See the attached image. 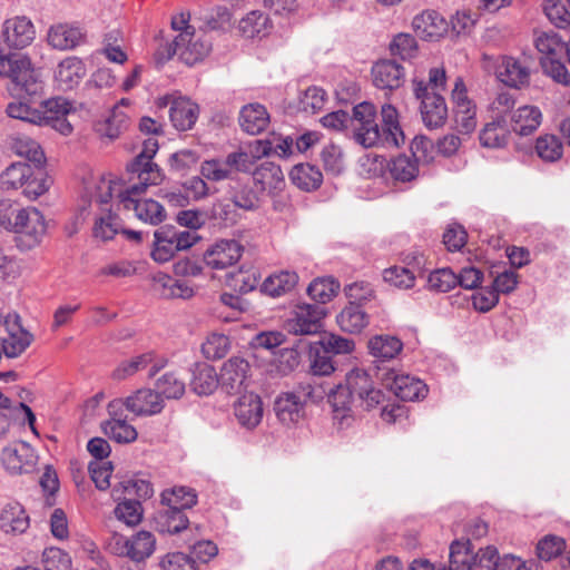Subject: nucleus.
Instances as JSON below:
<instances>
[{"mask_svg":"<svg viewBox=\"0 0 570 570\" xmlns=\"http://www.w3.org/2000/svg\"><path fill=\"white\" fill-rule=\"evenodd\" d=\"M36 37V29L32 21L24 16H16L4 20L1 29V42L8 48L23 49L28 47Z\"/></svg>","mask_w":570,"mask_h":570,"instance_id":"obj_17","label":"nucleus"},{"mask_svg":"<svg viewBox=\"0 0 570 570\" xmlns=\"http://www.w3.org/2000/svg\"><path fill=\"white\" fill-rule=\"evenodd\" d=\"M414 95L420 100L422 120L428 128H438L444 125L448 118V107L440 92H430L429 87L416 83Z\"/></svg>","mask_w":570,"mask_h":570,"instance_id":"obj_12","label":"nucleus"},{"mask_svg":"<svg viewBox=\"0 0 570 570\" xmlns=\"http://www.w3.org/2000/svg\"><path fill=\"white\" fill-rule=\"evenodd\" d=\"M309 358V370L313 375L327 376L335 371L331 354L318 343L311 345Z\"/></svg>","mask_w":570,"mask_h":570,"instance_id":"obj_56","label":"nucleus"},{"mask_svg":"<svg viewBox=\"0 0 570 570\" xmlns=\"http://www.w3.org/2000/svg\"><path fill=\"white\" fill-rule=\"evenodd\" d=\"M274 411L283 424L296 423L303 417V401L294 392L282 393L275 400Z\"/></svg>","mask_w":570,"mask_h":570,"instance_id":"obj_32","label":"nucleus"},{"mask_svg":"<svg viewBox=\"0 0 570 570\" xmlns=\"http://www.w3.org/2000/svg\"><path fill=\"white\" fill-rule=\"evenodd\" d=\"M534 150L543 161L554 163L562 157L563 146L557 136L544 134L537 138Z\"/></svg>","mask_w":570,"mask_h":570,"instance_id":"obj_51","label":"nucleus"},{"mask_svg":"<svg viewBox=\"0 0 570 570\" xmlns=\"http://www.w3.org/2000/svg\"><path fill=\"white\" fill-rule=\"evenodd\" d=\"M26 207L11 199L0 200V228L11 233L22 217Z\"/></svg>","mask_w":570,"mask_h":570,"instance_id":"obj_59","label":"nucleus"},{"mask_svg":"<svg viewBox=\"0 0 570 570\" xmlns=\"http://www.w3.org/2000/svg\"><path fill=\"white\" fill-rule=\"evenodd\" d=\"M32 167L26 163H13L8 166L0 175V187L1 189L9 190H21L24 183L31 177Z\"/></svg>","mask_w":570,"mask_h":570,"instance_id":"obj_41","label":"nucleus"},{"mask_svg":"<svg viewBox=\"0 0 570 570\" xmlns=\"http://www.w3.org/2000/svg\"><path fill=\"white\" fill-rule=\"evenodd\" d=\"M157 523L161 532L175 534L187 528L188 519L183 510L164 505L158 512Z\"/></svg>","mask_w":570,"mask_h":570,"instance_id":"obj_48","label":"nucleus"},{"mask_svg":"<svg viewBox=\"0 0 570 570\" xmlns=\"http://www.w3.org/2000/svg\"><path fill=\"white\" fill-rule=\"evenodd\" d=\"M29 528V517L19 502H10L0 512V529L4 533L21 534Z\"/></svg>","mask_w":570,"mask_h":570,"instance_id":"obj_31","label":"nucleus"},{"mask_svg":"<svg viewBox=\"0 0 570 570\" xmlns=\"http://www.w3.org/2000/svg\"><path fill=\"white\" fill-rule=\"evenodd\" d=\"M127 122L128 116L118 106H115L106 119L96 124V130L100 136L112 140L126 129Z\"/></svg>","mask_w":570,"mask_h":570,"instance_id":"obj_47","label":"nucleus"},{"mask_svg":"<svg viewBox=\"0 0 570 570\" xmlns=\"http://www.w3.org/2000/svg\"><path fill=\"white\" fill-rule=\"evenodd\" d=\"M33 449L26 442H17L2 450L1 461L7 471L13 474L30 472L36 464Z\"/></svg>","mask_w":570,"mask_h":570,"instance_id":"obj_21","label":"nucleus"},{"mask_svg":"<svg viewBox=\"0 0 570 570\" xmlns=\"http://www.w3.org/2000/svg\"><path fill=\"white\" fill-rule=\"evenodd\" d=\"M166 364L167 361L164 357H158L155 353L147 352L120 362L114 370L112 377L119 381L125 380L145 368H148V376L154 377Z\"/></svg>","mask_w":570,"mask_h":570,"instance_id":"obj_20","label":"nucleus"},{"mask_svg":"<svg viewBox=\"0 0 570 570\" xmlns=\"http://www.w3.org/2000/svg\"><path fill=\"white\" fill-rule=\"evenodd\" d=\"M154 248L151 257L157 263L169 262L178 249L174 242V227H161L154 233Z\"/></svg>","mask_w":570,"mask_h":570,"instance_id":"obj_39","label":"nucleus"},{"mask_svg":"<svg viewBox=\"0 0 570 570\" xmlns=\"http://www.w3.org/2000/svg\"><path fill=\"white\" fill-rule=\"evenodd\" d=\"M129 559L136 562L145 561L149 558L156 548V539L151 532L139 531L128 538Z\"/></svg>","mask_w":570,"mask_h":570,"instance_id":"obj_44","label":"nucleus"},{"mask_svg":"<svg viewBox=\"0 0 570 570\" xmlns=\"http://www.w3.org/2000/svg\"><path fill=\"white\" fill-rule=\"evenodd\" d=\"M253 159L248 153L238 150L229 153L225 158H213L202 163L200 174L212 181L234 179L238 173H249Z\"/></svg>","mask_w":570,"mask_h":570,"instance_id":"obj_7","label":"nucleus"},{"mask_svg":"<svg viewBox=\"0 0 570 570\" xmlns=\"http://www.w3.org/2000/svg\"><path fill=\"white\" fill-rule=\"evenodd\" d=\"M158 148L159 145L155 137L147 138L142 144L141 151L127 166L128 173L142 181V185H159L164 179L161 169L153 161Z\"/></svg>","mask_w":570,"mask_h":570,"instance_id":"obj_10","label":"nucleus"},{"mask_svg":"<svg viewBox=\"0 0 570 570\" xmlns=\"http://www.w3.org/2000/svg\"><path fill=\"white\" fill-rule=\"evenodd\" d=\"M51 180L41 171L31 170V177L24 183L21 194L29 200H36L48 191Z\"/></svg>","mask_w":570,"mask_h":570,"instance_id":"obj_63","label":"nucleus"},{"mask_svg":"<svg viewBox=\"0 0 570 570\" xmlns=\"http://www.w3.org/2000/svg\"><path fill=\"white\" fill-rule=\"evenodd\" d=\"M253 180L261 191L275 194L283 189L285 179L281 167L274 163L265 161L253 171Z\"/></svg>","mask_w":570,"mask_h":570,"instance_id":"obj_28","label":"nucleus"},{"mask_svg":"<svg viewBox=\"0 0 570 570\" xmlns=\"http://www.w3.org/2000/svg\"><path fill=\"white\" fill-rule=\"evenodd\" d=\"M383 279L400 289H410L415 285L414 272L404 266L395 265L384 269Z\"/></svg>","mask_w":570,"mask_h":570,"instance_id":"obj_58","label":"nucleus"},{"mask_svg":"<svg viewBox=\"0 0 570 570\" xmlns=\"http://www.w3.org/2000/svg\"><path fill=\"white\" fill-rule=\"evenodd\" d=\"M535 48L541 53V59H549L566 56V43L554 32H542L537 36Z\"/></svg>","mask_w":570,"mask_h":570,"instance_id":"obj_52","label":"nucleus"},{"mask_svg":"<svg viewBox=\"0 0 570 570\" xmlns=\"http://www.w3.org/2000/svg\"><path fill=\"white\" fill-rule=\"evenodd\" d=\"M39 109L42 126L45 124L56 120V118L68 116L71 111H73V106L71 101L63 97H55L41 101L39 105Z\"/></svg>","mask_w":570,"mask_h":570,"instance_id":"obj_50","label":"nucleus"},{"mask_svg":"<svg viewBox=\"0 0 570 570\" xmlns=\"http://www.w3.org/2000/svg\"><path fill=\"white\" fill-rule=\"evenodd\" d=\"M155 281L163 287V295L166 297L189 298L193 296L194 291L184 281H177L169 275L158 274Z\"/></svg>","mask_w":570,"mask_h":570,"instance_id":"obj_60","label":"nucleus"},{"mask_svg":"<svg viewBox=\"0 0 570 570\" xmlns=\"http://www.w3.org/2000/svg\"><path fill=\"white\" fill-rule=\"evenodd\" d=\"M238 28L246 38L263 37L269 32V18L262 11L254 10L239 21Z\"/></svg>","mask_w":570,"mask_h":570,"instance_id":"obj_45","label":"nucleus"},{"mask_svg":"<svg viewBox=\"0 0 570 570\" xmlns=\"http://www.w3.org/2000/svg\"><path fill=\"white\" fill-rule=\"evenodd\" d=\"M350 127L353 139L365 148L379 144L384 145L383 132L376 121V109L373 104L361 102L353 108Z\"/></svg>","mask_w":570,"mask_h":570,"instance_id":"obj_6","label":"nucleus"},{"mask_svg":"<svg viewBox=\"0 0 570 570\" xmlns=\"http://www.w3.org/2000/svg\"><path fill=\"white\" fill-rule=\"evenodd\" d=\"M82 40V32L79 28L65 23L50 27L47 35L48 43L58 50H70L77 47Z\"/></svg>","mask_w":570,"mask_h":570,"instance_id":"obj_33","label":"nucleus"},{"mask_svg":"<svg viewBox=\"0 0 570 570\" xmlns=\"http://www.w3.org/2000/svg\"><path fill=\"white\" fill-rule=\"evenodd\" d=\"M235 416L240 425L254 429L263 417V403L257 394H244L235 404Z\"/></svg>","mask_w":570,"mask_h":570,"instance_id":"obj_27","label":"nucleus"},{"mask_svg":"<svg viewBox=\"0 0 570 570\" xmlns=\"http://www.w3.org/2000/svg\"><path fill=\"white\" fill-rule=\"evenodd\" d=\"M384 145L390 147H399L404 142V135L399 124V112L396 108L390 104L382 106L381 110Z\"/></svg>","mask_w":570,"mask_h":570,"instance_id":"obj_35","label":"nucleus"},{"mask_svg":"<svg viewBox=\"0 0 570 570\" xmlns=\"http://www.w3.org/2000/svg\"><path fill=\"white\" fill-rule=\"evenodd\" d=\"M336 322L342 331L355 334L360 333L367 326L368 316L362 309L360 304L350 302V304L337 315Z\"/></svg>","mask_w":570,"mask_h":570,"instance_id":"obj_37","label":"nucleus"},{"mask_svg":"<svg viewBox=\"0 0 570 570\" xmlns=\"http://www.w3.org/2000/svg\"><path fill=\"white\" fill-rule=\"evenodd\" d=\"M542 122V112L537 106L524 105L513 110L510 116V129L519 136H529Z\"/></svg>","mask_w":570,"mask_h":570,"instance_id":"obj_25","label":"nucleus"},{"mask_svg":"<svg viewBox=\"0 0 570 570\" xmlns=\"http://www.w3.org/2000/svg\"><path fill=\"white\" fill-rule=\"evenodd\" d=\"M118 504L115 508V515L118 520L127 525H136L141 521L142 509L139 500L127 498L124 495L121 500H117Z\"/></svg>","mask_w":570,"mask_h":570,"instance_id":"obj_57","label":"nucleus"},{"mask_svg":"<svg viewBox=\"0 0 570 570\" xmlns=\"http://www.w3.org/2000/svg\"><path fill=\"white\" fill-rule=\"evenodd\" d=\"M384 400L383 392L375 387L371 375L363 368L351 370L345 384H340L328 395L333 421L338 429H347L355 421L357 409L371 410Z\"/></svg>","mask_w":570,"mask_h":570,"instance_id":"obj_1","label":"nucleus"},{"mask_svg":"<svg viewBox=\"0 0 570 570\" xmlns=\"http://www.w3.org/2000/svg\"><path fill=\"white\" fill-rule=\"evenodd\" d=\"M340 288L338 283L332 277H322L314 279L307 287L308 296L318 303L317 305L330 302Z\"/></svg>","mask_w":570,"mask_h":570,"instance_id":"obj_55","label":"nucleus"},{"mask_svg":"<svg viewBox=\"0 0 570 570\" xmlns=\"http://www.w3.org/2000/svg\"><path fill=\"white\" fill-rule=\"evenodd\" d=\"M29 99V101L16 100L8 104L6 112L10 118L41 126L40 109L33 106V98Z\"/></svg>","mask_w":570,"mask_h":570,"instance_id":"obj_54","label":"nucleus"},{"mask_svg":"<svg viewBox=\"0 0 570 570\" xmlns=\"http://www.w3.org/2000/svg\"><path fill=\"white\" fill-rule=\"evenodd\" d=\"M250 377V365L240 356H232L222 365L220 387L228 394H238L247 387Z\"/></svg>","mask_w":570,"mask_h":570,"instance_id":"obj_15","label":"nucleus"},{"mask_svg":"<svg viewBox=\"0 0 570 570\" xmlns=\"http://www.w3.org/2000/svg\"><path fill=\"white\" fill-rule=\"evenodd\" d=\"M174 53L186 65L193 66L212 51V41L203 28L194 31L180 32L173 42Z\"/></svg>","mask_w":570,"mask_h":570,"instance_id":"obj_9","label":"nucleus"},{"mask_svg":"<svg viewBox=\"0 0 570 570\" xmlns=\"http://www.w3.org/2000/svg\"><path fill=\"white\" fill-rule=\"evenodd\" d=\"M161 503L184 511L193 508L197 503V495L195 491L189 488H174L163 492Z\"/></svg>","mask_w":570,"mask_h":570,"instance_id":"obj_49","label":"nucleus"},{"mask_svg":"<svg viewBox=\"0 0 570 570\" xmlns=\"http://www.w3.org/2000/svg\"><path fill=\"white\" fill-rule=\"evenodd\" d=\"M298 282L295 272L283 271L268 276L262 284V291L273 297L282 296L291 292Z\"/></svg>","mask_w":570,"mask_h":570,"instance_id":"obj_42","label":"nucleus"},{"mask_svg":"<svg viewBox=\"0 0 570 570\" xmlns=\"http://www.w3.org/2000/svg\"><path fill=\"white\" fill-rule=\"evenodd\" d=\"M412 27L417 37L428 41H438L449 30V22L435 10H424L412 20Z\"/></svg>","mask_w":570,"mask_h":570,"instance_id":"obj_22","label":"nucleus"},{"mask_svg":"<svg viewBox=\"0 0 570 570\" xmlns=\"http://www.w3.org/2000/svg\"><path fill=\"white\" fill-rule=\"evenodd\" d=\"M150 185H142L138 180L127 188L111 175L94 178L87 186V193L90 197V204L108 205L114 196H117L119 203L127 210H134L136 217L149 225L156 226L166 219L164 206L154 199H141L139 196L145 193Z\"/></svg>","mask_w":570,"mask_h":570,"instance_id":"obj_2","label":"nucleus"},{"mask_svg":"<svg viewBox=\"0 0 570 570\" xmlns=\"http://www.w3.org/2000/svg\"><path fill=\"white\" fill-rule=\"evenodd\" d=\"M289 178L298 188L311 191L321 186L323 181V174L314 165L298 164L292 168Z\"/></svg>","mask_w":570,"mask_h":570,"instance_id":"obj_40","label":"nucleus"},{"mask_svg":"<svg viewBox=\"0 0 570 570\" xmlns=\"http://www.w3.org/2000/svg\"><path fill=\"white\" fill-rule=\"evenodd\" d=\"M510 128L507 119H495L487 124L480 132V142L488 148H502L509 141Z\"/></svg>","mask_w":570,"mask_h":570,"instance_id":"obj_36","label":"nucleus"},{"mask_svg":"<svg viewBox=\"0 0 570 570\" xmlns=\"http://www.w3.org/2000/svg\"><path fill=\"white\" fill-rule=\"evenodd\" d=\"M403 348V343L395 336L376 335L368 341L370 354L377 361H390L396 357Z\"/></svg>","mask_w":570,"mask_h":570,"instance_id":"obj_38","label":"nucleus"},{"mask_svg":"<svg viewBox=\"0 0 570 570\" xmlns=\"http://www.w3.org/2000/svg\"><path fill=\"white\" fill-rule=\"evenodd\" d=\"M42 570H71V558L59 548H48L42 553Z\"/></svg>","mask_w":570,"mask_h":570,"instance_id":"obj_64","label":"nucleus"},{"mask_svg":"<svg viewBox=\"0 0 570 570\" xmlns=\"http://www.w3.org/2000/svg\"><path fill=\"white\" fill-rule=\"evenodd\" d=\"M326 312L322 305L298 304L287 321L288 331L296 335H312L321 331Z\"/></svg>","mask_w":570,"mask_h":570,"instance_id":"obj_13","label":"nucleus"},{"mask_svg":"<svg viewBox=\"0 0 570 570\" xmlns=\"http://www.w3.org/2000/svg\"><path fill=\"white\" fill-rule=\"evenodd\" d=\"M220 385L219 375L208 363H197L193 370L191 390L198 395H209Z\"/></svg>","mask_w":570,"mask_h":570,"instance_id":"obj_34","label":"nucleus"},{"mask_svg":"<svg viewBox=\"0 0 570 570\" xmlns=\"http://www.w3.org/2000/svg\"><path fill=\"white\" fill-rule=\"evenodd\" d=\"M122 401L124 406L137 416L156 415L165 406L164 399L151 389H140Z\"/></svg>","mask_w":570,"mask_h":570,"instance_id":"obj_23","label":"nucleus"},{"mask_svg":"<svg viewBox=\"0 0 570 570\" xmlns=\"http://www.w3.org/2000/svg\"><path fill=\"white\" fill-rule=\"evenodd\" d=\"M481 63L487 72L493 73L507 87L523 89L530 85L531 61L525 57L483 53Z\"/></svg>","mask_w":570,"mask_h":570,"instance_id":"obj_4","label":"nucleus"},{"mask_svg":"<svg viewBox=\"0 0 570 570\" xmlns=\"http://www.w3.org/2000/svg\"><path fill=\"white\" fill-rule=\"evenodd\" d=\"M434 148L431 139L420 137L415 138L411 145L412 156L399 155L392 158L387 165L390 176L395 181L409 183L414 180L419 175L417 160L424 158L426 161L431 160L426 153Z\"/></svg>","mask_w":570,"mask_h":570,"instance_id":"obj_8","label":"nucleus"},{"mask_svg":"<svg viewBox=\"0 0 570 570\" xmlns=\"http://www.w3.org/2000/svg\"><path fill=\"white\" fill-rule=\"evenodd\" d=\"M87 73L81 59L68 57L63 59L55 71V79L61 90H71L77 87Z\"/></svg>","mask_w":570,"mask_h":570,"instance_id":"obj_26","label":"nucleus"},{"mask_svg":"<svg viewBox=\"0 0 570 570\" xmlns=\"http://www.w3.org/2000/svg\"><path fill=\"white\" fill-rule=\"evenodd\" d=\"M199 115L197 104L188 98H177L169 109V118L177 130L186 131L193 128Z\"/></svg>","mask_w":570,"mask_h":570,"instance_id":"obj_30","label":"nucleus"},{"mask_svg":"<svg viewBox=\"0 0 570 570\" xmlns=\"http://www.w3.org/2000/svg\"><path fill=\"white\" fill-rule=\"evenodd\" d=\"M156 387L161 397L178 400L185 394L186 385L184 379L176 372H167L156 381Z\"/></svg>","mask_w":570,"mask_h":570,"instance_id":"obj_53","label":"nucleus"},{"mask_svg":"<svg viewBox=\"0 0 570 570\" xmlns=\"http://www.w3.org/2000/svg\"><path fill=\"white\" fill-rule=\"evenodd\" d=\"M122 407L124 401L121 399L109 402L108 413L110 419L101 423V429L110 440L119 444H127L137 440L138 432L134 425L122 419Z\"/></svg>","mask_w":570,"mask_h":570,"instance_id":"obj_14","label":"nucleus"},{"mask_svg":"<svg viewBox=\"0 0 570 570\" xmlns=\"http://www.w3.org/2000/svg\"><path fill=\"white\" fill-rule=\"evenodd\" d=\"M230 348L228 336L219 333H212L202 345V352L206 358L219 360L224 357Z\"/></svg>","mask_w":570,"mask_h":570,"instance_id":"obj_61","label":"nucleus"},{"mask_svg":"<svg viewBox=\"0 0 570 570\" xmlns=\"http://www.w3.org/2000/svg\"><path fill=\"white\" fill-rule=\"evenodd\" d=\"M18 220V224L11 232L17 236L18 245L22 248L30 249L40 244L47 230L42 213L36 207L28 206L22 217Z\"/></svg>","mask_w":570,"mask_h":570,"instance_id":"obj_11","label":"nucleus"},{"mask_svg":"<svg viewBox=\"0 0 570 570\" xmlns=\"http://www.w3.org/2000/svg\"><path fill=\"white\" fill-rule=\"evenodd\" d=\"M450 562L456 570H499L501 558L494 547L472 553L469 542L455 541L450 547Z\"/></svg>","mask_w":570,"mask_h":570,"instance_id":"obj_5","label":"nucleus"},{"mask_svg":"<svg viewBox=\"0 0 570 570\" xmlns=\"http://www.w3.org/2000/svg\"><path fill=\"white\" fill-rule=\"evenodd\" d=\"M0 77H8L14 85L19 95L29 98L40 97L43 82L40 71L36 69L27 56L7 53L2 48L0 52Z\"/></svg>","mask_w":570,"mask_h":570,"instance_id":"obj_3","label":"nucleus"},{"mask_svg":"<svg viewBox=\"0 0 570 570\" xmlns=\"http://www.w3.org/2000/svg\"><path fill=\"white\" fill-rule=\"evenodd\" d=\"M419 50L415 38L410 33L396 35L390 43L391 55L403 60L412 59Z\"/></svg>","mask_w":570,"mask_h":570,"instance_id":"obj_62","label":"nucleus"},{"mask_svg":"<svg viewBox=\"0 0 570 570\" xmlns=\"http://www.w3.org/2000/svg\"><path fill=\"white\" fill-rule=\"evenodd\" d=\"M243 254V246L235 239H222L204 254L205 264L212 269H225L235 265Z\"/></svg>","mask_w":570,"mask_h":570,"instance_id":"obj_19","label":"nucleus"},{"mask_svg":"<svg viewBox=\"0 0 570 570\" xmlns=\"http://www.w3.org/2000/svg\"><path fill=\"white\" fill-rule=\"evenodd\" d=\"M383 384L403 401H416L425 397L428 386L420 380L395 370L387 371L382 377Z\"/></svg>","mask_w":570,"mask_h":570,"instance_id":"obj_16","label":"nucleus"},{"mask_svg":"<svg viewBox=\"0 0 570 570\" xmlns=\"http://www.w3.org/2000/svg\"><path fill=\"white\" fill-rule=\"evenodd\" d=\"M372 78L376 88L393 91L404 83L405 71L400 63L386 59L372 67Z\"/></svg>","mask_w":570,"mask_h":570,"instance_id":"obj_24","label":"nucleus"},{"mask_svg":"<svg viewBox=\"0 0 570 570\" xmlns=\"http://www.w3.org/2000/svg\"><path fill=\"white\" fill-rule=\"evenodd\" d=\"M238 122L245 132L258 135L267 128L269 114L266 107L258 102L248 104L240 109Z\"/></svg>","mask_w":570,"mask_h":570,"instance_id":"obj_29","label":"nucleus"},{"mask_svg":"<svg viewBox=\"0 0 570 570\" xmlns=\"http://www.w3.org/2000/svg\"><path fill=\"white\" fill-rule=\"evenodd\" d=\"M153 492L150 482L138 478H130L121 481L112 489V498L121 500L126 495L136 500L148 499L153 495Z\"/></svg>","mask_w":570,"mask_h":570,"instance_id":"obj_43","label":"nucleus"},{"mask_svg":"<svg viewBox=\"0 0 570 570\" xmlns=\"http://www.w3.org/2000/svg\"><path fill=\"white\" fill-rule=\"evenodd\" d=\"M4 326L8 336L1 341L2 352L9 358L18 357L30 346L33 335L22 327L16 313L6 316Z\"/></svg>","mask_w":570,"mask_h":570,"instance_id":"obj_18","label":"nucleus"},{"mask_svg":"<svg viewBox=\"0 0 570 570\" xmlns=\"http://www.w3.org/2000/svg\"><path fill=\"white\" fill-rule=\"evenodd\" d=\"M10 146L16 155L38 166L45 161V154L40 145L28 136L18 135L12 137Z\"/></svg>","mask_w":570,"mask_h":570,"instance_id":"obj_46","label":"nucleus"}]
</instances>
